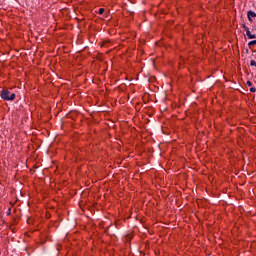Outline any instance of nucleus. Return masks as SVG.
Segmentation results:
<instances>
[{
    "mask_svg": "<svg viewBox=\"0 0 256 256\" xmlns=\"http://www.w3.org/2000/svg\"><path fill=\"white\" fill-rule=\"evenodd\" d=\"M1 97L4 101H14L15 93H11L9 90L5 89L1 91Z\"/></svg>",
    "mask_w": 256,
    "mask_h": 256,
    "instance_id": "1",
    "label": "nucleus"
},
{
    "mask_svg": "<svg viewBox=\"0 0 256 256\" xmlns=\"http://www.w3.org/2000/svg\"><path fill=\"white\" fill-rule=\"evenodd\" d=\"M242 27H243L244 31H246V36L248 37V39H256V35L251 33V31L249 30V27H247V25L242 24Z\"/></svg>",
    "mask_w": 256,
    "mask_h": 256,
    "instance_id": "2",
    "label": "nucleus"
},
{
    "mask_svg": "<svg viewBox=\"0 0 256 256\" xmlns=\"http://www.w3.org/2000/svg\"><path fill=\"white\" fill-rule=\"evenodd\" d=\"M247 17H248V19H251V17H256V13L250 10L247 13Z\"/></svg>",
    "mask_w": 256,
    "mask_h": 256,
    "instance_id": "3",
    "label": "nucleus"
},
{
    "mask_svg": "<svg viewBox=\"0 0 256 256\" xmlns=\"http://www.w3.org/2000/svg\"><path fill=\"white\" fill-rule=\"evenodd\" d=\"M98 13H99V15H103L105 13V9L104 8H100Z\"/></svg>",
    "mask_w": 256,
    "mask_h": 256,
    "instance_id": "4",
    "label": "nucleus"
},
{
    "mask_svg": "<svg viewBox=\"0 0 256 256\" xmlns=\"http://www.w3.org/2000/svg\"><path fill=\"white\" fill-rule=\"evenodd\" d=\"M248 45H249L250 47L253 46V45H256V40L250 41V42L248 43Z\"/></svg>",
    "mask_w": 256,
    "mask_h": 256,
    "instance_id": "5",
    "label": "nucleus"
},
{
    "mask_svg": "<svg viewBox=\"0 0 256 256\" xmlns=\"http://www.w3.org/2000/svg\"><path fill=\"white\" fill-rule=\"evenodd\" d=\"M250 65H251V67H256V61L255 60H251L250 61Z\"/></svg>",
    "mask_w": 256,
    "mask_h": 256,
    "instance_id": "6",
    "label": "nucleus"
},
{
    "mask_svg": "<svg viewBox=\"0 0 256 256\" xmlns=\"http://www.w3.org/2000/svg\"><path fill=\"white\" fill-rule=\"evenodd\" d=\"M246 85H248V87H253V83L251 81H247Z\"/></svg>",
    "mask_w": 256,
    "mask_h": 256,
    "instance_id": "7",
    "label": "nucleus"
},
{
    "mask_svg": "<svg viewBox=\"0 0 256 256\" xmlns=\"http://www.w3.org/2000/svg\"><path fill=\"white\" fill-rule=\"evenodd\" d=\"M255 91H256V88H255V87H251V88H250V92H251V93H255Z\"/></svg>",
    "mask_w": 256,
    "mask_h": 256,
    "instance_id": "8",
    "label": "nucleus"
},
{
    "mask_svg": "<svg viewBox=\"0 0 256 256\" xmlns=\"http://www.w3.org/2000/svg\"><path fill=\"white\" fill-rule=\"evenodd\" d=\"M250 21V23H253V18L250 17V19H248Z\"/></svg>",
    "mask_w": 256,
    "mask_h": 256,
    "instance_id": "9",
    "label": "nucleus"
}]
</instances>
